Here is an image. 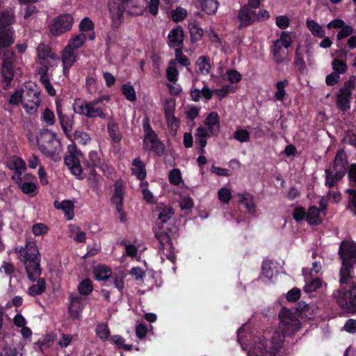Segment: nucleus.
<instances>
[{
    "label": "nucleus",
    "mask_w": 356,
    "mask_h": 356,
    "mask_svg": "<svg viewBox=\"0 0 356 356\" xmlns=\"http://www.w3.org/2000/svg\"><path fill=\"white\" fill-rule=\"evenodd\" d=\"M284 340V335L280 332L253 334L249 323L238 330V341L248 356H281L279 351Z\"/></svg>",
    "instance_id": "obj_1"
},
{
    "label": "nucleus",
    "mask_w": 356,
    "mask_h": 356,
    "mask_svg": "<svg viewBox=\"0 0 356 356\" xmlns=\"http://www.w3.org/2000/svg\"><path fill=\"white\" fill-rule=\"evenodd\" d=\"M110 99L111 97L108 95H102L90 102L78 99L73 104V109L75 113L89 118L106 119L107 118L106 106L102 103L104 102H108Z\"/></svg>",
    "instance_id": "obj_2"
},
{
    "label": "nucleus",
    "mask_w": 356,
    "mask_h": 356,
    "mask_svg": "<svg viewBox=\"0 0 356 356\" xmlns=\"http://www.w3.org/2000/svg\"><path fill=\"white\" fill-rule=\"evenodd\" d=\"M19 257L24 262L29 277L35 280L40 275V254L36 244L27 242L26 246L16 248Z\"/></svg>",
    "instance_id": "obj_3"
},
{
    "label": "nucleus",
    "mask_w": 356,
    "mask_h": 356,
    "mask_svg": "<svg viewBox=\"0 0 356 356\" xmlns=\"http://www.w3.org/2000/svg\"><path fill=\"white\" fill-rule=\"evenodd\" d=\"M339 253L342 266L340 270V283H348L350 279V268L356 264V243L352 241L341 242Z\"/></svg>",
    "instance_id": "obj_4"
},
{
    "label": "nucleus",
    "mask_w": 356,
    "mask_h": 356,
    "mask_svg": "<svg viewBox=\"0 0 356 356\" xmlns=\"http://www.w3.org/2000/svg\"><path fill=\"white\" fill-rule=\"evenodd\" d=\"M109 12L113 21L119 22L124 13L131 15H140L144 7L138 0H109Z\"/></svg>",
    "instance_id": "obj_5"
},
{
    "label": "nucleus",
    "mask_w": 356,
    "mask_h": 356,
    "mask_svg": "<svg viewBox=\"0 0 356 356\" xmlns=\"http://www.w3.org/2000/svg\"><path fill=\"white\" fill-rule=\"evenodd\" d=\"M220 130V117L216 112H211L206 117L204 125L200 126L195 132V138L202 148L207 145V138L215 136Z\"/></svg>",
    "instance_id": "obj_6"
},
{
    "label": "nucleus",
    "mask_w": 356,
    "mask_h": 356,
    "mask_svg": "<svg viewBox=\"0 0 356 356\" xmlns=\"http://www.w3.org/2000/svg\"><path fill=\"white\" fill-rule=\"evenodd\" d=\"M299 317L300 314L297 310L292 311L283 308L280 313V323L273 332L282 333L284 337L293 334L301 327Z\"/></svg>",
    "instance_id": "obj_7"
},
{
    "label": "nucleus",
    "mask_w": 356,
    "mask_h": 356,
    "mask_svg": "<svg viewBox=\"0 0 356 356\" xmlns=\"http://www.w3.org/2000/svg\"><path fill=\"white\" fill-rule=\"evenodd\" d=\"M15 13L13 9H6L0 13V51L14 42L13 31L10 25L15 21Z\"/></svg>",
    "instance_id": "obj_8"
},
{
    "label": "nucleus",
    "mask_w": 356,
    "mask_h": 356,
    "mask_svg": "<svg viewBox=\"0 0 356 356\" xmlns=\"http://www.w3.org/2000/svg\"><path fill=\"white\" fill-rule=\"evenodd\" d=\"M347 164L346 154L339 151L334 160L333 165L327 169L326 173V185L333 186L344 175Z\"/></svg>",
    "instance_id": "obj_9"
},
{
    "label": "nucleus",
    "mask_w": 356,
    "mask_h": 356,
    "mask_svg": "<svg viewBox=\"0 0 356 356\" xmlns=\"http://www.w3.org/2000/svg\"><path fill=\"white\" fill-rule=\"evenodd\" d=\"M40 90L33 83H26L23 88L22 105L29 114L35 113L40 104Z\"/></svg>",
    "instance_id": "obj_10"
},
{
    "label": "nucleus",
    "mask_w": 356,
    "mask_h": 356,
    "mask_svg": "<svg viewBox=\"0 0 356 356\" xmlns=\"http://www.w3.org/2000/svg\"><path fill=\"white\" fill-rule=\"evenodd\" d=\"M334 296L341 307L356 312V284L341 286Z\"/></svg>",
    "instance_id": "obj_11"
},
{
    "label": "nucleus",
    "mask_w": 356,
    "mask_h": 356,
    "mask_svg": "<svg viewBox=\"0 0 356 356\" xmlns=\"http://www.w3.org/2000/svg\"><path fill=\"white\" fill-rule=\"evenodd\" d=\"M81 158V152L74 144L67 146V154L65 157V163L71 173L80 179H82V168L80 164Z\"/></svg>",
    "instance_id": "obj_12"
},
{
    "label": "nucleus",
    "mask_w": 356,
    "mask_h": 356,
    "mask_svg": "<svg viewBox=\"0 0 356 356\" xmlns=\"http://www.w3.org/2000/svg\"><path fill=\"white\" fill-rule=\"evenodd\" d=\"M74 18L70 14H63L55 17L49 25L50 33L59 36L71 30Z\"/></svg>",
    "instance_id": "obj_13"
},
{
    "label": "nucleus",
    "mask_w": 356,
    "mask_h": 356,
    "mask_svg": "<svg viewBox=\"0 0 356 356\" xmlns=\"http://www.w3.org/2000/svg\"><path fill=\"white\" fill-rule=\"evenodd\" d=\"M36 139L38 147L44 154H53L52 149L49 148L47 143L54 145L56 149L59 148L60 140L57 138L56 134L48 129L40 130Z\"/></svg>",
    "instance_id": "obj_14"
},
{
    "label": "nucleus",
    "mask_w": 356,
    "mask_h": 356,
    "mask_svg": "<svg viewBox=\"0 0 356 356\" xmlns=\"http://www.w3.org/2000/svg\"><path fill=\"white\" fill-rule=\"evenodd\" d=\"M37 54L39 63L42 66L40 69H47L53 67L57 65L58 56L50 47L43 44L38 45Z\"/></svg>",
    "instance_id": "obj_15"
},
{
    "label": "nucleus",
    "mask_w": 356,
    "mask_h": 356,
    "mask_svg": "<svg viewBox=\"0 0 356 356\" xmlns=\"http://www.w3.org/2000/svg\"><path fill=\"white\" fill-rule=\"evenodd\" d=\"M155 236L160 243L159 250L161 254V259H163V257H165L174 263L176 257L169 236L164 232H156Z\"/></svg>",
    "instance_id": "obj_16"
},
{
    "label": "nucleus",
    "mask_w": 356,
    "mask_h": 356,
    "mask_svg": "<svg viewBox=\"0 0 356 356\" xmlns=\"http://www.w3.org/2000/svg\"><path fill=\"white\" fill-rule=\"evenodd\" d=\"M13 179L16 182L22 192L31 197H34L38 193V188L34 183L35 177L30 173H26L23 176H13Z\"/></svg>",
    "instance_id": "obj_17"
},
{
    "label": "nucleus",
    "mask_w": 356,
    "mask_h": 356,
    "mask_svg": "<svg viewBox=\"0 0 356 356\" xmlns=\"http://www.w3.org/2000/svg\"><path fill=\"white\" fill-rule=\"evenodd\" d=\"M355 78L352 76L348 81L346 82L338 95L337 104L342 111H346L350 108V99L351 92L355 88Z\"/></svg>",
    "instance_id": "obj_18"
},
{
    "label": "nucleus",
    "mask_w": 356,
    "mask_h": 356,
    "mask_svg": "<svg viewBox=\"0 0 356 356\" xmlns=\"http://www.w3.org/2000/svg\"><path fill=\"white\" fill-rule=\"evenodd\" d=\"M78 51H74L67 47H64L60 53V59L63 64V72L65 76L68 77L70 69L79 59Z\"/></svg>",
    "instance_id": "obj_19"
},
{
    "label": "nucleus",
    "mask_w": 356,
    "mask_h": 356,
    "mask_svg": "<svg viewBox=\"0 0 356 356\" xmlns=\"http://www.w3.org/2000/svg\"><path fill=\"white\" fill-rule=\"evenodd\" d=\"M123 195L122 184L121 182H117L115 184V190L112 201L115 206V210L119 214L118 218L121 222H125L126 220V214L122 211Z\"/></svg>",
    "instance_id": "obj_20"
},
{
    "label": "nucleus",
    "mask_w": 356,
    "mask_h": 356,
    "mask_svg": "<svg viewBox=\"0 0 356 356\" xmlns=\"http://www.w3.org/2000/svg\"><path fill=\"white\" fill-rule=\"evenodd\" d=\"M143 147L146 150L154 151L159 155L164 152V145L158 139L155 133L145 135Z\"/></svg>",
    "instance_id": "obj_21"
},
{
    "label": "nucleus",
    "mask_w": 356,
    "mask_h": 356,
    "mask_svg": "<svg viewBox=\"0 0 356 356\" xmlns=\"http://www.w3.org/2000/svg\"><path fill=\"white\" fill-rule=\"evenodd\" d=\"M238 19L240 22V28L249 26L257 20L256 13L248 6H244L238 13Z\"/></svg>",
    "instance_id": "obj_22"
},
{
    "label": "nucleus",
    "mask_w": 356,
    "mask_h": 356,
    "mask_svg": "<svg viewBox=\"0 0 356 356\" xmlns=\"http://www.w3.org/2000/svg\"><path fill=\"white\" fill-rule=\"evenodd\" d=\"M302 273L306 282L304 290L307 293H312L316 291L322 286V282L318 278H314L312 272H308V269L303 268Z\"/></svg>",
    "instance_id": "obj_23"
},
{
    "label": "nucleus",
    "mask_w": 356,
    "mask_h": 356,
    "mask_svg": "<svg viewBox=\"0 0 356 356\" xmlns=\"http://www.w3.org/2000/svg\"><path fill=\"white\" fill-rule=\"evenodd\" d=\"M79 34H83L89 40H94L96 35L95 32V24L88 17H84L79 24Z\"/></svg>",
    "instance_id": "obj_24"
},
{
    "label": "nucleus",
    "mask_w": 356,
    "mask_h": 356,
    "mask_svg": "<svg viewBox=\"0 0 356 356\" xmlns=\"http://www.w3.org/2000/svg\"><path fill=\"white\" fill-rule=\"evenodd\" d=\"M85 304V299L79 296H71L69 312L74 318L80 317L82 309Z\"/></svg>",
    "instance_id": "obj_25"
},
{
    "label": "nucleus",
    "mask_w": 356,
    "mask_h": 356,
    "mask_svg": "<svg viewBox=\"0 0 356 356\" xmlns=\"http://www.w3.org/2000/svg\"><path fill=\"white\" fill-rule=\"evenodd\" d=\"M7 166L11 170H14V176H23L22 172L26 170V164L22 159L17 156H13L8 159Z\"/></svg>",
    "instance_id": "obj_26"
},
{
    "label": "nucleus",
    "mask_w": 356,
    "mask_h": 356,
    "mask_svg": "<svg viewBox=\"0 0 356 356\" xmlns=\"http://www.w3.org/2000/svg\"><path fill=\"white\" fill-rule=\"evenodd\" d=\"M184 40V31L180 26H177L168 33V44L170 47H179Z\"/></svg>",
    "instance_id": "obj_27"
},
{
    "label": "nucleus",
    "mask_w": 356,
    "mask_h": 356,
    "mask_svg": "<svg viewBox=\"0 0 356 356\" xmlns=\"http://www.w3.org/2000/svg\"><path fill=\"white\" fill-rule=\"evenodd\" d=\"M87 40L83 34H73L69 38L65 47L74 51H77L79 49L84 47Z\"/></svg>",
    "instance_id": "obj_28"
},
{
    "label": "nucleus",
    "mask_w": 356,
    "mask_h": 356,
    "mask_svg": "<svg viewBox=\"0 0 356 356\" xmlns=\"http://www.w3.org/2000/svg\"><path fill=\"white\" fill-rule=\"evenodd\" d=\"M107 130L113 142L119 143L122 138L118 124L111 117L108 118Z\"/></svg>",
    "instance_id": "obj_29"
},
{
    "label": "nucleus",
    "mask_w": 356,
    "mask_h": 356,
    "mask_svg": "<svg viewBox=\"0 0 356 356\" xmlns=\"http://www.w3.org/2000/svg\"><path fill=\"white\" fill-rule=\"evenodd\" d=\"M14 53L10 54V56L5 58L1 67V74L6 82L10 81L13 77V63L14 60Z\"/></svg>",
    "instance_id": "obj_30"
},
{
    "label": "nucleus",
    "mask_w": 356,
    "mask_h": 356,
    "mask_svg": "<svg viewBox=\"0 0 356 356\" xmlns=\"http://www.w3.org/2000/svg\"><path fill=\"white\" fill-rule=\"evenodd\" d=\"M275 264L270 260H266L262 264L261 279L264 282H270L274 276Z\"/></svg>",
    "instance_id": "obj_31"
},
{
    "label": "nucleus",
    "mask_w": 356,
    "mask_h": 356,
    "mask_svg": "<svg viewBox=\"0 0 356 356\" xmlns=\"http://www.w3.org/2000/svg\"><path fill=\"white\" fill-rule=\"evenodd\" d=\"M47 69H38V74H40V80L43 85L47 92L50 96H55L56 94V90L50 83V79L47 74Z\"/></svg>",
    "instance_id": "obj_32"
},
{
    "label": "nucleus",
    "mask_w": 356,
    "mask_h": 356,
    "mask_svg": "<svg viewBox=\"0 0 356 356\" xmlns=\"http://www.w3.org/2000/svg\"><path fill=\"white\" fill-rule=\"evenodd\" d=\"M55 207L61 209L67 220H72L74 217V204L70 200H64L61 202H55Z\"/></svg>",
    "instance_id": "obj_33"
},
{
    "label": "nucleus",
    "mask_w": 356,
    "mask_h": 356,
    "mask_svg": "<svg viewBox=\"0 0 356 356\" xmlns=\"http://www.w3.org/2000/svg\"><path fill=\"white\" fill-rule=\"evenodd\" d=\"M306 221L311 225H317L321 223L322 218L320 209L316 207H311L307 213Z\"/></svg>",
    "instance_id": "obj_34"
},
{
    "label": "nucleus",
    "mask_w": 356,
    "mask_h": 356,
    "mask_svg": "<svg viewBox=\"0 0 356 356\" xmlns=\"http://www.w3.org/2000/svg\"><path fill=\"white\" fill-rule=\"evenodd\" d=\"M306 26L314 36H316L318 38H324L325 37V29H323V27L322 26H321L316 21L311 19H307L306 21Z\"/></svg>",
    "instance_id": "obj_35"
},
{
    "label": "nucleus",
    "mask_w": 356,
    "mask_h": 356,
    "mask_svg": "<svg viewBox=\"0 0 356 356\" xmlns=\"http://www.w3.org/2000/svg\"><path fill=\"white\" fill-rule=\"evenodd\" d=\"M132 173L140 180H143L146 177L145 165L139 159L133 161Z\"/></svg>",
    "instance_id": "obj_36"
},
{
    "label": "nucleus",
    "mask_w": 356,
    "mask_h": 356,
    "mask_svg": "<svg viewBox=\"0 0 356 356\" xmlns=\"http://www.w3.org/2000/svg\"><path fill=\"white\" fill-rule=\"evenodd\" d=\"M197 71L202 74H209L211 70V63L209 58L206 56L200 57L196 61Z\"/></svg>",
    "instance_id": "obj_37"
},
{
    "label": "nucleus",
    "mask_w": 356,
    "mask_h": 356,
    "mask_svg": "<svg viewBox=\"0 0 356 356\" xmlns=\"http://www.w3.org/2000/svg\"><path fill=\"white\" fill-rule=\"evenodd\" d=\"M126 277L127 274L125 272L119 270L114 273L109 282L113 283L114 286L122 293L124 287V279Z\"/></svg>",
    "instance_id": "obj_38"
},
{
    "label": "nucleus",
    "mask_w": 356,
    "mask_h": 356,
    "mask_svg": "<svg viewBox=\"0 0 356 356\" xmlns=\"http://www.w3.org/2000/svg\"><path fill=\"white\" fill-rule=\"evenodd\" d=\"M288 84L289 82L286 79L277 82L275 85V90L274 92V97L276 100L282 102L285 99L287 95L285 88Z\"/></svg>",
    "instance_id": "obj_39"
},
{
    "label": "nucleus",
    "mask_w": 356,
    "mask_h": 356,
    "mask_svg": "<svg viewBox=\"0 0 356 356\" xmlns=\"http://www.w3.org/2000/svg\"><path fill=\"white\" fill-rule=\"evenodd\" d=\"M238 197L239 203L244 204L250 213H254L255 212V204L253 201V197L247 193L238 194Z\"/></svg>",
    "instance_id": "obj_40"
},
{
    "label": "nucleus",
    "mask_w": 356,
    "mask_h": 356,
    "mask_svg": "<svg viewBox=\"0 0 356 356\" xmlns=\"http://www.w3.org/2000/svg\"><path fill=\"white\" fill-rule=\"evenodd\" d=\"M70 237L77 243L84 242L86 240V233L83 232L79 227L70 225L69 226Z\"/></svg>",
    "instance_id": "obj_41"
},
{
    "label": "nucleus",
    "mask_w": 356,
    "mask_h": 356,
    "mask_svg": "<svg viewBox=\"0 0 356 356\" xmlns=\"http://www.w3.org/2000/svg\"><path fill=\"white\" fill-rule=\"evenodd\" d=\"M60 124L64 133L69 136L73 129V117L72 115H64L58 119Z\"/></svg>",
    "instance_id": "obj_42"
},
{
    "label": "nucleus",
    "mask_w": 356,
    "mask_h": 356,
    "mask_svg": "<svg viewBox=\"0 0 356 356\" xmlns=\"http://www.w3.org/2000/svg\"><path fill=\"white\" fill-rule=\"evenodd\" d=\"M273 59L277 63H282L287 56V49L274 43Z\"/></svg>",
    "instance_id": "obj_43"
},
{
    "label": "nucleus",
    "mask_w": 356,
    "mask_h": 356,
    "mask_svg": "<svg viewBox=\"0 0 356 356\" xmlns=\"http://www.w3.org/2000/svg\"><path fill=\"white\" fill-rule=\"evenodd\" d=\"M188 26L192 41L195 42L200 40L204 31L203 29L200 27L198 23L195 21H191L189 22Z\"/></svg>",
    "instance_id": "obj_44"
},
{
    "label": "nucleus",
    "mask_w": 356,
    "mask_h": 356,
    "mask_svg": "<svg viewBox=\"0 0 356 356\" xmlns=\"http://www.w3.org/2000/svg\"><path fill=\"white\" fill-rule=\"evenodd\" d=\"M94 275L97 280H104L111 276V270L105 266L99 265L95 268Z\"/></svg>",
    "instance_id": "obj_45"
},
{
    "label": "nucleus",
    "mask_w": 356,
    "mask_h": 356,
    "mask_svg": "<svg viewBox=\"0 0 356 356\" xmlns=\"http://www.w3.org/2000/svg\"><path fill=\"white\" fill-rule=\"evenodd\" d=\"M292 43V33L289 31H283L280 38L277 39L275 44L288 49Z\"/></svg>",
    "instance_id": "obj_46"
},
{
    "label": "nucleus",
    "mask_w": 356,
    "mask_h": 356,
    "mask_svg": "<svg viewBox=\"0 0 356 356\" xmlns=\"http://www.w3.org/2000/svg\"><path fill=\"white\" fill-rule=\"evenodd\" d=\"M241 79V74L234 70H228L222 75V81H227L231 83H236Z\"/></svg>",
    "instance_id": "obj_47"
},
{
    "label": "nucleus",
    "mask_w": 356,
    "mask_h": 356,
    "mask_svg": "<svg viewBox=\"0 0 356 356\" xmlns=\"http://www.w3.org/2000/svg\"><path fill=\"white\" fill-rule=\"evenodd\" d=\"M218 3L216 0H203L201 3L202 10L209 15L214 14L218 9Z\"/></svg>",
    "instance_id": "obj_48"
},
{
    "label": "nucleus",
    "mask_w": 356,
    "mask_h": 356,
    "mask_svg": "<svg viewBox=\"0 0 356 356\" xmlns=\"http://www.w3.org/2000/svg\"><path fill=\"white\" fill-rule=\"evenodd\" d=\"M45 289V281L44 279L40 278L38 280L37 283L33 284L29 289V295L32 296L41 294Z\"/></svg>",
    "instance_id": "obj_49"
},
{
    "label": "nucleus",
    "mask_w": 356,
    "mask_h": 356,
    "mask_svg": "<svg viewBox=\"0 0 356 356\" xmlns=\"http://www.w3.org/2000/svg\"><path fill=\"white\" fill-rule=\"evenodd\" d=\"M122 92L127 100L134 102L136 99V93L131 83H126L122 86Z\"/></svg>",
    "instance_id": "obj_50"
},
{
    "label": "nucleus",
    "mask_w": 356,
    "mask_h": 356,
    "mask_svg": "<svg viewBox=\"0 0 356 356\" xmlns=\"http://www.w3.org/2000/svg\"><path fill=\"white\" fill-rule=\"evenodd\" d=\"M218 198L224 204H229L232 198V192L229 188L222 187L218 191Z\"/></svg>",
    "instance_id": "obj_51"
},
{
    "label": "nucleus",
    "mask_w": 356,
    "mask_h": 356,
    "mask_svg": "<svg viewBox=\"0 0 356 356\" xmlns=\"http://www.w3.org/2000/svg\"><path fill=\"white\" fill-rule=\"evenodd\" d=\"M168 179L170 184L175 186H178L183 182L181 171L177 168H174L170 171Z\"/></svg>",
    "instance_id": "obj_52"
},
{
    "label": "nucleus",
    "mask_w": 356,
    "mask_h": 356,
    "mask_svg": "<svg viewBox=\"0 0 356 356\" xmlns=\"http://www.w3.org/2000/svg\"><path fill=\"white\" fill-rule=\"evenodd\" d=\"M234 138L240 143H246L250 140V133L246 129L237 128L234 134Z\"/></svg>",
    "instance_id": "obj_53"
},
{
    "label": "nucleus",
    "mask_w": 356,
    "mask_h": 356,
    "mask_svg": "<svg viewBox=\"0 0 356 356\" xmlns=\"http://www.w3.org/2000/svg\"><path fill=\"white\" fill-rule=\"evenodd\" d=\"M179 73L176 68V61L170 60L167 70L168 79L171 82H175L177 80Z\"/></svg>",
    "instance_id": "obj_54"
},
{
    "label": "nucleus",
    "mask_w": 356,
    "mask_h": 356,
    "mask_svg": "<svg viewBox=\"0 0 356 356\" xmlns=\"http://www.w3.org/2000/svg\"><path fill=\"white\" fill-rule=\"evenodd\" d=\"M96 334L102 341L108 339L110 335V330L108 325L104 323L98 325L96 328Z\"/></svg>",
    "instance_id": "obj_55"
},
{
    "label": "nucleus",
    "mask_w": 356,
    "mask_h": 356,
    "mask_svg": "<svg viewBox=\"0 0 356 356\" xmlns=\"http://www.w3.org/2000/svg\"><path fill=\"white\" fill-rule=\"evenodd\" d=\"M200 108L195 105H189L185 109V115L188 120H193L197 118Z\"/></svg>",
    "instance_id": "obj_56"
},
{
    "label": "nucleus",
    "mask_w": 356,
    "mask_h": 356,
    "mask_svg": "<svg viewBox=\"0 0 356 356\" xmlns=\"http://www.w3.org/2000/svg\"><path fill=\"white\" fill-rule=\"evenodd\" d=\"M294 65L300 70H303L305 67V63L303 59V51L300 46H298L296 49L294 58Z\"/></svg>",
    "instance_id": "obj_57"
},
{
    "label": "nucleus",
    "mask_w": 356,
    "mask_h": 356,
    "mask_svg": "<svg viewBox=\"0 0 356 356\" xmlns=\"http://www.w3.org/2000/svg\"><path fill=\"white\" fill-rule=\"evenodd\" d=\"M332 65L334 72L339 74L344 73L347 68L346 63L338 58H334L333 60Z\"/></svg>",
    "instance_id": "obj_58"
},
{
    "label": "nucleus",
    "mask_w": 356,
    "mask_h": 356,
    "mask_svg": "<svg viewBox=\"0 0 356 356\" xmlns=\"http://www.w3.org/2000/svg\"><path fill=\"white\" fill-rule=\"evenodd\" d=\"M234 92V88L229 85H224L219 89L214 90V94L220 99L226 97L229 92Z\"/></svg>",
    "instance_id": "obj_59"
},
{
    "label": "nucleus",
    "mask_w": 356,
    "mask_h": 356,
    "mask_svg": "<svg viewBox=\"0 0 356 356\" xmlns=\"http://www.w3.org/2000/svg\"><path fill=\"white\" fill-rule=\"evenodd\" d=\"M80 293L83 295L89 294L92 291V282L90 280H83L78 286Z\"/></svg>",
    "instance_id": "obj_60"
},
{
    "label": "nucleus",
    "mask_w": 356,
    "mask_h": 356,
    "mask_svg": "<svg viewBox=\"0 0 356 356\" xmlns=\"http://www.w3.org/2000/svg\"><path fill=\"white\" fill-rule=\"evenodd\" d=\"M42 118L43 122L47 125H53L56 122L54 113L49 108H46L43 111Z\"/></svg>",
    "instance_id": "obj_61"
},
{
    "label": "nucleus",
    "mask_w": 356,
    "mask_h": 356,
    "mask_svg": "<svg viewBox=\"0 0 356 356\" xmlns=\"http://www.w3.org/2000/svg\"><path fill=\"white\" fill-rule=\"evenodd\" d=\"M172 16L173 21L176 22H181L187 16V11L183 8L178 7L173 10Z\"/></svg>",
    "instance_id": "obj_62"
},
{
    "label": "nucleus",
    "mask_w": 356,
    "mask_h": 356,
    "mask_svg": "<svg viewBox=\"0 0 356 356\" xmlns=\"http://www.w3.org/2000/svg\"><path fill=\"white\" fill-rule=\"evenodd\" d=\"M167 124L172 132L175 134L179 128V122L175 115L165 116Z\"/></svg>",
    "instance_id": "obj_63"
},
{
    "label": "nucleus",
    "mask_w": 356,
    "mask_h": 356,
    "mask_svg": "<svg viewBox=\"0 0 356 356\" xmlns=\"http://www.w3.org/2000/svg\"><path fill=\"white\" fill-rule=\"evenodd\" d=\"M48 227L43 223H35L32 227V232L35 236H42L47 233Z\"/></svg>",
    "instance_id": "obj_64"
}]
</instances>
